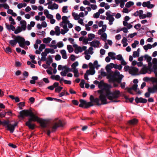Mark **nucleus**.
<instances>
[{"mask_svg":"<svg viewBox=\"0 0 157 157\" xmlns=\"http://www.w3.org/2000/svg\"><path fill=\"white\" fill-rule=\"evenodd\" d=\"M95 37V35L93 34H88V40L89 41H91Z\"/></svg>","mask_w":157,"mask_h":157,"instance_id":"32","label":"nucleus"},{"mask_svg":"<svg viewBox=\"0 0 157 157\" xmlns=\"http://www.w3.org/2000/svg\"><path fill=\"white\" fill-rule=\"evenodd\" d=\"M138 121L137 119L136 118H134L129 120L128 121V123L134 125L136 124L137 123Z\"/></svg>","mask_w":157,"mask_h":157,"instance_id":"23","label":"nucleus"},{"mask_svg":"<svg viewBox=\"0 0 157 157\" xmlns=\"http://www.w3.org/2000/svg\"><path fill=\"white\" fill-rule=\"evenodd\" d=\"M128 8H126L125 7L122 10V12L123 13H128L130 11L128 9Z\"/></svg>","mask_w":157,"mask_h":157,"instance_id":"46","label":"nucleus"},{"mask_svg":"<svg viewBox=\"0 0 157 157\" xmlns=\"http://www.w3.org/2000/svg\"><path fill=\"white\" fill-rule=\"evenodd\" d=\"M127 38L124 37H123L121 43L122 44H123V46L124 47H125L128 45V44L127 43Z\"/></svg>","mask_w":157,"mask_h":157,"instance_id":"25","label":"nucleus"},{"mask_svg":"<svg viewBox=\"0 0 157 157\" xmlns=\"http://www.w3.org/2000/svg\"><path fill=\"white\" fill-rule=\"evenodd\" d=\"M78 70H73V72L74 73V76L75 77H78Z\"/></svg>","mask_w":157,"mask_h":157,"instance_id":"59","label":"nucleus"},{"mask_svg":"<svg viewBox=\"0 0 157 157\" xmlns=\"http://www.w3.org/2000/svg\"><path fill=\"white\" fill-rule=\"evenodd\" d=\"M72 14L75 20H78V14L74 12L72 13Z\"/></svg>","mask_w":157,"mask_h":157,"instance_id":"37","label":"nucleus"},{"mask_svg":"<svg viewBox=\"0 0 157 157\" xmlns=\"http://www.w3.org/2000/svg\"><path fill=\"white\" fill-rule=\"evenodd\" d=\"M68 6H64L62 9V11L63 13H67V11H66L67 10Z\"/></svg>","mask_w":157,"mask_h":157,"instance_id":"50","label":"nucleus"},{"mask_svg":"<svg viewBox=\"0 0 157 157\" xmlns=\"http://www.w3.org/2000/svg\"><path fill=\"white\" fill-rule=\"evenodd\" d=\"M85 83V82L84 80H82L81 81L80 85L81 87L82 88H83L84 87V84Z\"/></svg>","mask_w":157,"mask_h":157,"instance_id":"55","label":"nucleus"},{"mask_svg":"<svg viewBox=\"0 0 157 157\" xmlns=\"http://www.w3.org/2000/svg\"><path fill=\"white\" fill-rule=\"evenodd\" d=\"M96 98L95 99H94V97L92 95H91L90 96V101L89 102H91V104H92V106H93V102H94L95 103H96V104L97 103L94 101V100L96 99Z\"/></svg>","mask_w":157,"mask_h":157,"instance_id":"45","label":"nucleus"},{"mask_svg":"<svg viewBox=\"0 0 157 157\" xmlns=\"http://www.w3.org/2000/svg\"><path fill=\"white\" fill-rule=\"evenodd\" d=\"M144 57L145 60H147V62L148 63L149 65H150L151 64L150 62L151 60V57L147 55H145L144 56Z\"/></svg>","mask_w":157,"mask_h":157,"instance_id":"20","label":"nucleus"},{"mask_svg":"<svg viewBox=\"0 0 157 157\" xmlns=\"http://www.w3.org/2000/svg\"><path fill=\"white\" fill-rule=\"evenodd\" d=\"M139 42L137 40H135L134 43L132 44V47L133 48H136V45L138 44Z\"/></svg>","mask_w":157,"mask_h":157,"instance_id":"42","label":"nucleus"},{"mask_svg":"<svg viewBox=\"0 0 157 157\" xmlns=\"http://www.w3.org/2000/svg\"><path fill=\"white\" fill-rule=\"evenodd\" d=\"M140 48H138L137 51H135L133 52V56L134 57H138L139 56Z\"/></svg>","mask_w":157,"mask_h":157,"instance_id":"27","label":"nucleus"},{"mask_svg":"<svg viewBox=\"0 0 157 157\" xmlns=\"http://www.w3.org/2000/svg\"><path fill=\"white\" fill-rule=\"evenodd\" d=\"M134 28L136 29H139L141 27V25L140 24H138L135 25L134 26Z\"/></svg>","mask_w":157,"mask_h":157,"instance_id":"64","label":"nucleus"},{"mask_svg":"<svg viewBox=\"0 0 157 157\" xmlns=\"http://www.w3.org/2000/svg\"><path fill=\"white\" fill-rule=\"evenodd\" d=\"M54 125L51 127L52 132H55L57 128L59 127H63L65 124L64 123H63L61 121L59 120L58 118H56L54 121Z\"/></svg>","mask_w":157,"mask_h":157,"instance_id":"6","label":"nucleus"},{"mask_svg":"<svg viewBox=\"0 0 157 157\" xmlns=\"http://www.w3.org/2000/svg\"><path fill=\"white\" fill-rule=\"evenodd\" d=\"M60 53L62 56V58L66 59L67 58V55L66 52L65 50H62L60 51Z\"/></svg>","mask_w":157,"mask_h":157,"instance_id":"19","label":"nucleus"},{"mask_svg":"<svg viewBox=\"0 0 157 157\" xmlns=\"http://www.w3.org/2000/svg\"><path fill=\"white\" fill-rule=\"evenodd\" d=\"M142 6L144 7H147L149 9H151L154 6V5L151 4L150 2L149 1L144 2L142 4Z\"/></svg>","mask_w":157,"mask_h":157,"instance_id":"11","label":"nucleus"},{"mask_svg":"<svg viewBox=\"0 0 157 157\" xmlns=\"http://www.w3.org/2000/svg\"><path fill=\"white\" fill-rule=\"evenodd\" d=\"M45 45L44 44H41L39 48V50L40 51H42L45 48Z\"/></svg>","mask_w":157,"mask_h":157,"instance_id":"41","label":"nucleus"},{"mask_svg":"<svg viewBox=\"0 0 157 157\" xmlns=\"http://www.w3.org/2000/svg\"><path fill=\"white\" fill-rule=\"evenodd\" d=\"M90 45L91 47L94 48H98L100 47V42L98 40L93 41L90 43Z\"/></svg>","mask_w":157,"mask_h":157,"instance_id":"12","label":"nucleus"},{"mask_svg":"<svg viewBox=\"0 0 157 157\" xmlns=\"http://www.w3.org/2000/svg\"><path fill=\"white\" fill-rule=\"evenodd\" d=\"M52 39L50 37H48L47 38H44L43 40V42L44 43H49L51 40Z\"/></svg>","mask_w":157,"mask_h":157,"instance_id":"33","label":"nucleus"},{"mask_svg":"<svg viewBox=\"0 0 157 157\" xmlns=\"http://www.w3.org/2000/svg\"><path fill=\"white\" fill-rule=\"evenodd\" d=\"M67 49L69 53H71L73 51L74 49L71 45H68L67 47Z\"/></svg>","mask_w":157,"mask_h":157,"instance_id":"38","label":"nucleus"},{"mask_svg":"<svg viewBox=\"0 0 157 157\" xmlns=\"http://www.w3.org/2000/svg\"><path fill=\"white\" fill-rule=\"evenodd\" d=\"M80 104L79 105V106L85 108H87L92 106L91 102H87L86 101L83 100L81 99L80 100Z\"/></svg>","mask_w":157,"mask_h":157,"instance_id":"8","label":"nucleus"},{"mask_svg":"<svg viewBox=\"0 0 157 157\" xmlns=\"http://www.w3.org/2000/svg\"><path fill=\"white\" fill-rule=\"evenodd\" d=\"M5 50L7 53H9V52H12L11 48L9 47L6 48Z\"/></svg>","mask_w":157,"mask_h":157,"instance_id":"49","label":"nucleus"},{"mask_svg":"<svg viewBox=\"0 0 157 157\" xmlns=\"http://www.w3.org/2000/svg\"><path fill=\"white\" fill-rule=\"evenodd\" d=\"M148 69L146 67H143L141 69L140 72L141 74H146L147 71Z\"/></svg>","mask_w":157,"mask_h":157,"instance_id":"35","label":"nucleus"},{"mask_svg":"<svg viewBox=\"0 0 157 157\" xmlns=\"http://www.w3.org/2000/svg\"><path fill=\"white\" fill-rule=\"evenodd\" d=\"M98 87L101 89L98 91L99 94V99L96 98L94 101L98 105L106 104L108 103L107 98L109 100H112L113 102H117L119 101L113 100L118 98L120 96V91L116 90L111 92L109 89L111 87L110 85L105 83L103 81H101L98 85Z\"/></svg>","mask_w":157,"mask_h":157,"instance_id":"1","label":"nucleus"},{"mask_svg":"<svg viewBox=\"0 0 157 157\" xmlns=\"http://www.w3.org/2000/svg\"><path fill=\"white\" fill-rule=\"evenodd\" d=\"M22 31V29L20 26H17V29L15 30L14 33L17 34Z\"/></svg>","mask_w":157,"mask_h":157,"instance_id":"31","label":"nucleus"},{"mask_svg":"<svg viewBox=\"0 0 157 157\" xmlns=\"http://www.w3.org/2000/svg\"><path fill=\"white\" fill-rule=\"evenodd\" d=\"M152 48V45L150 44H148L144 46V48L145 50H147L148 49H150Z\"/></svg>","mask_w":157,"mask_h":157,"instance_id":"36","label":"nucleus"},{"mask_svg":"<svg viewBox=\"0 0 157 157\" xmlns=\"http://www.w3.org/2000/svg\"><path fill=\"white\" fill-rule=\"evenodd\" d=\"M23 39L24 40H23L22 41H21L20 42V43L22 45V46L21 47V48L24 47V45H26L27 46H29L30 44V42L28 40L25 41V39L22 37Z\"/></svg>","mask_w":157,"mask_h":157,"instance_id":"15","label":"nucleus"},{"mask_svg":"<svg viewBox=\"0 0 157 157\" xmlns=\"http://www.w3.org/2000/svg\"><path fill=\"white\" fill-rule=\"evenodd\" d=\"M9 21H11V24L15 25L16 24V22H15L14 20L13 19L12 17L10 16L9 17Z\"/></svg>","mask_w":157,"mask_h":157,"instance_id":"43","label":"nucleus"},{"mask_svg":"<svg viewBox=\"0 0 157 157\" xmlns=\"http://www.w3.org/2000/svg\"><path fill=\"white\" fill-rule=\"evenodd\" d=\"M137 86L138 85L137 84H135L133 85L131 88L133 90L137 92L139 94H140L141 93L139 90L137 89Z\"/></svg>","mask_w":157,"mask_h":157,"instance_id":"18","label":"nucleus"},{"mask_svg":"<svg viewBox=\"0 0 157 157\" xmlns=\"http://www.w3.org/2000/svg\"><path fill=\"white\" fill-rule=\"evenodd\" d=\"M114 68L116 69H118L119 70H121L122 68V67L121 65H118L117 64H115Z\"/></svg>","mask_w":157,"mask_h":157,"instance_id":"48","label":"nucleus"},{"mask_svg":"<svg viewBox=\"0 0 157 157\" xmlns=\"http://www.w3.org/2000/svg\"><path fill=\"white\" fill-rule=\"evenodd\" d=\"M5 25L6 28L9 31H10L11 30H12L13 31H14L15 32V28L14 26L10 24V25H9L7 23H6Z\"/></svg>","mask_w":157,"mask_h":157,"instance_id":"14","label":"nucleus"},{"mask_svg":"<svg viewBox=\"0 0 157 157\" xmlns=\"http://www.w3.org/2000/svg\"><path fill=\"white\" fill-rule=\"evenodd\" d=\"M87 47L86 46H83L82 47H79V52H81L83 51L86 50Z\"/></svg>","mask_w":157,"mask_h":157,"instance_id":"40","label":"nucleus"},{"mask_svg":"<svg viewBox=\"0 0 157 157\" xmlns=\"http://www.w3.org/2000/svg\"><path fill=\"white\" fill-rule=\"evenodd\" d=\"M89 69L86 71V73L84 75L85 79L87 80L89 79L88 75H94L95 72L94 69L96 68L98 69L100 67V65L98 64V61L97 60H95L93 63H90L89 64Z\"/></svg>","mask_w":157,"mask_h":157,"instance_id":"3","label":"nucleus"},{"mask_svg":"<svg viewBox=\"0 0 157 157\" xmlns=\"http://www.w3.org/2000/svg\"><path fill=\"white\" fill-rule=\"evenodd\" d=\"M131 67H130L128 66H126L124 67V69L125 71H128L129 73V71Z\"/></svg>","mask_w":157,"mask_h":157,"instance_id":"62","label":"nucleus"},{"mask_svg":"<svg viewBox=\"0 0 157 157\" xmlns=\"http://www.w3.org/2000/svg\"><path fill=\"white\" fill-rule=\"evenodd\" d=\"M134 2L132 1H129L126 3L125 5V7L126 8H130L132 6L134 5Z\"/></svg>","mask_w":157,"mask_h":157,"instance_id":"26","label":"nucleus"},{"mask_svg":"<svg viewBox=\"0 0 157 157\" xmlns=\"http://www.w3.org/2000/svg\"><path fill=\"white\" fill-rule=\"evenodd\" d=\"M59 7V6L58 4H56V3H54L53 4V6H48V8L49 9H51L52 10H53L54 9H58Z\"/></svg>","mask_w":157,"mask_h":157,"instance_id":"17","label":"nucleus"},{"mask_svg":"<svg viewBox=\"0 0 157 157\" xmlns=\"http://www.w3.org/2000/svg\"><path fill=\"white\" fill-rule=\"evenodd\" d=\"M68 17L66 16H63L62 17L63 22L64 23H66V21L67 20Z\"/></svg>","mask_w":157,"mask_h":157,"instance_id":"58","label":"nucleus"},{"mask_svg":"<svg viewBox=\"0 0 157 157\" xmlns=\"http://www.w3.org/2000/svg\"><path fill=\"white\" fill-rule=\"evenodd\" d=\"M57 45L59 48H60L63 46V44L62 42L60 41L57 43Z\"/></svg>","mask_w":157,"mask_h":157,"instance_id":"57","label":"nucleus"},{"mask_svg":"<svg viewBox=\"0 0 157 157\" xmlns=\"http://www.w3.org/2000/svg\"><path fill=\"white\" fill-rule=\"evenodd\" d=\"M63 89V87L60 86H59L56 88L55 91V92L59 93Z\"/></svg>","mask_w":157,"mask_h":157,"instance_id":"39","label":"nucleus"},{"mask_svg":"<svg viewBox=\"0 0 157 157\" xmlns=\"http://www.w3.org/2000/svg\"><path fill=\"white\" fill-rule=\"evenodd\" d=\"M101 39L104 42H106L107 40V35L106 33H104L100 35Z\"/></svg>","mask_w":157,"mask_h":157,"instance_id":"21","label":"nucleus"},{"mask_svg":"<svg viewBox=\"0 0 157 157\" xmlns=\"http://www.w3.org/2000/svg\"><path fill=\"white\" fill-rule=\"evenodd\" d=\"M121 4L120 5V7L121 8L124 7L125 2L127 1L128 0H121Z\"/></svg>","mask_w":157,"mask_h":157,"instance_id":"47","label":"nucleus"},{"mask_svg":"<svg viewBox=\"0 0 157 157\" xmlns=\"http://www.w3.org/2000/svg\"><path fill=\"white\" fill-rule=\"evenodd\" d=\"M105 15L106 16V19L109 21V24L110 25H113L115 19L113 17L111 16L110 11V10L107 11L105 13Z\"/></svg>","mask_w":157,"mask_h":157,"instance_id":"7","label":"nucleus"},{"mask_svg":"<svg viewBox=\"0 0 157 157\" xmlns=\"http://www.w3.org/2000/svg\"><path fill=\"white\" fill-rule=\"evenodd\" d=\"M17 122H15L13 125L10 124L9 125L6 126L7 130H9L11 133H13L14 131L15 127L17 125Z\"/></svg>","mask_w":157,"mask_h":157,"instance_id":"10","label":"nucleus"},{"mask_svg":"<svg viewBox=\"0 0 157 157\" xmlns=\"http://www.w3.org/2000/svg\"><path fill=\"white\" fill-rule=\"evenodd\" d=\"M88 11H85L84 13L83 12H81L79 14V17H83L84 15H86L88 14Z\"/></svg>","mask_w":157,"mask_h":157,"instance_id":"44","label":"nucleus"},{"mask_svg":"<svg viewBox=\"0 0 157 157\" xmlns=\"http://www.w3.org/2000/svg\"><path fill=\"white\" fill-rule=\"evenodd\" d=\"M123 58L121 55H118L117 56L116 59H117L121 61L123 59Z\"/></svg>","mask_w":157,"mask_h":157,"instance_id":"52","label":"nucleus"},{"mask_svg":"<svg viewBox=\"0 0 157 157\" xmlns=\"http://www.w3.org/2000/svg\"><path fill=\"white\" fill-rule=\"evenodd\" d=\"M124 76L121 74H120L119 72L117 70L114 72H112V75L108 76L107 78L110 82H113L116 81L120 83L121 82V79Z\"/></svg>","mask_w":157,"mask_h":157,"instance_id":"4","label":"nucleus"},{"mask_svg":"<svg viewBox=\"0 0 157 157\" xmlns=\"http://www.w3.org/2000/svg\"><path fill=\"white\" fill-rule=\"evenodd\" d=\"M93 50V48L92 47H90L88 49L86 50L85 52L86 54L88 53L89 54L92 55L94 53Z\"/></svg>","mask_w":157,"mask_h":157,"instance_id":"22","label":"nucleus"},{"mask_svg":"<svg viewBox=\"0 0 157 157\" xmlns=\"http://www.w3.org/2000/svg\"><path fill=\"white\" fill-rule=\"evenodd\" d=\"M108 55L109 56L111 57L112 59H116L115 57L116 54L113 52H109L108 53Z\"/></svg>","mask_w":157,"mask_h":157,"instance_id":"24","label":"nucleus"},{"mask_svg":"<svg viewBox=\"0 0 157 157\" xmlns=\"http://www.w3.org/2000/svg\"><path fill=\"white\" fill-rule=\"evenodd\" d=\"M106 69L107 71L108 72H109L111 71V69L110 67V65H107L106 67Z\"/></svg>","mask_w":157,"mask_h":157,"instance_id":"63","label":"nucleus"},{"mask_svg":"<svg viewBox=\"0 0 157 157\" xmlns=\"http://www.w3.org/2000/svg\"><path fill=\"white\" fill-rule=\"evenodd\" d=\"M72 103L75 105H78V102L77 100H73L72 101Z\"/></svg>","mask_w":157,"mask_h":157,"instance_id":"60","label":"nucleus"},{"mask_svg":"<svg viewBox=\"0 0 157 157\" xmlns=\"http://www.w3.org/2000/svg\"><path fill=\"white\" fill-rule=\"evenodd\" d=\"M78 63L77 61L75 62L71 65L72 69L73 70H78L76 68V67L78 65Z\"/></svg>","mask_w":157,"mask_h":157,"instance_id":"30","label":"nucleus"},{"mask_svg":"<svg viewBox=\"0 0 157 157\" xmlns=\"http://www.w3.org/2000/svg\"><path fill=\"white\" fill-rule=\"evenodd\" d=\"M20 114L19 117H21L22 118H24L25 116L30 117L28 121L26 122L25 125L30 129L33 130L36 126L35 124H31L32 122L36 121L40 123V126L42 128H44L47 127V123L45 120L38 117L36 114L34 113L31 109L23 110L20 112Z\"/></svg>","mask_w":157,"mask_h":157,"instance_id":"2","label":"nucleus"},{"mask_svg":"<svg viewBox=\"0 0 157 157\" xmlns=\"http://www.w3.org/2000/svg\"><path fill=\"white\" fill-rule=\"evenodd\" d=\"M129 73L132 75H139L138 69L133 67H131Z\"/></svg>","mask_w":157,"mask_h":157,"instance_id":"9","label":"nucleus"},{"mask_svg":"<svg viewBox=\"0 0 157 157\" xmlns=\"http://www.w3.org/2000/svg\"><path fill=\"white\" fill-rule=\"evenodd\" d=\"M13 36L15 37L14 39L11 40L9 41V43L11 46L13 47H14L16 45L17 43H18L19 46L20 47H22V45L20 43V42L21 41H22L23 40H24L22 38V37L19 36H16L15 35H13Z\"/></svg>","mask_w":157,"mask_h":157,"instance_id":"5","label":"nucleus"},{"mask_svg":"<svg viewBox=\"0 0 157 157\" xmlns=\"http://www.w3.org/2000/svg\"><path fill=\"white\" fill-rule=\"evenodd\" d=\"M100 16V14L98 12L95 13L93 15V17L94 18H98Z\"/></svg>","mask_w":157,"mask_h":157,"instance_id":"54","label":"nucleus"},{"mask_svg":"<svg viewBox=\"0 0 157 157\" xmlns=\"http://www.w3.org/2000/svg\"><path fill=\"white\" fill-rule=\"evenodd\" d=\"M20 24L21 25V28L24 30H25L26 27V22L25 20H22L20 22Z\"/></svg>","mask_w":157,"mask_h":157,"instance_id":"16","label":"nucleus"},{"mask_svg":"<svg viewBox=\"0 0 157 157\" xmlns=\"http://www.w3.org/2000/svg\"><path fill=\"white\" fill-rule=\"evenodd\" d=\"M2 124L3 126L7 125L8 126L9 125V121H2L0 120V125L1 124Z\"/></svg>","mask_w":157,"mask_h":157,"instance_id":"34","label":"nucleus"},{"mask_svg":"<svg viewBox=\"0 0 157 157\" xmlns=\"http://www.w3.org/2000/svg\"><path fill=\"white\" fill-rule=\"evenodd\" d=\"M55 59L56 60H59L61 59V57L59 55L57 54L55 56Z\"/></svg>","mask_w":157,"mask_h":157,"instance_id":"56","label":"nucleus"},{"mask_svg":"<svg viewBox=\"0 0 157 157\" xmlns=\"http://www.w3.org/2000/svg\"><path fill=\"white\" fill-rule=\"evenodd\" d=\"M2 7L6 9H9V6L6 4H3Z\"/></svg>","mask_w":157,"mask_h":157,"instance_id":"61","label":"nucleus"},{"mask_svg":"<svg viewBox=\"0 0 157 157\" xmlns=\"http://www.w3.org/2000/svg\"><path fill=\"white\" fill-rule=\"evenodd\" d=\"M90 6L93 10H96L97 8V6L96 4H90Z\"/></svg>","mask_w":157,"mask_h":157,"instance_id":"51","label":"nucleus"},{"mask_svg":"<svg viewBox=\"0 0 157 157\" xmlns=\"http://www.w3.org/2000/svg\"><path fill=\"white\" fill-rule=\"evenodd\" d=\"M53 62L52 56L49 55L48 57V60L46 61V64L50 66L51 63Z\"/></svg>","mask_w":157,"mask_h":157,"instance_id":"28","label":"nucleus"},{"mask_svg":"<svg viewBox=\"0 0 157 157\" xmlns=\"http://www.w3.org/2000/svg\"><path fill=\"white\" fill-rule=\"evenodd\" d=\"M135 101L136 103H146L147 100L146 99L143 98H142L140 97V98H136L135 99Z\"/></svg>","mask_w":157,"mask_h":157,"instance_id":"13","label":"nucleus"},{"mask_svg":"<svg viewBox=\"0 0 157 157\" xmlns=\"http://www.w3.org/2000/svg\"><path fill=\"white\" fill-rule=\"evenodd\" d=\"M84 54L85 55V57L86 59L87 60H89L90 58V56L88 53L86 54L85 52H84Z\"/></svg>","mask_w":157,"mask_h":157,"instance_id":"53","label":"nucleus"},{"mask_svg":"<svg viewBox=\"0 0 157 157\" xmlns=\"http://www.w3.org/2000/svg\"><path fill=\"white\" fill-rule=\"evenodd\" d=\"M55 29L56 32V35L57 36H59L60 33L59 27L58 26H56L55 28Z\"/></svg>","mask_w":157,"mask_h":157,"instance_id":"29","label":"nucleus"}]
</instances>
